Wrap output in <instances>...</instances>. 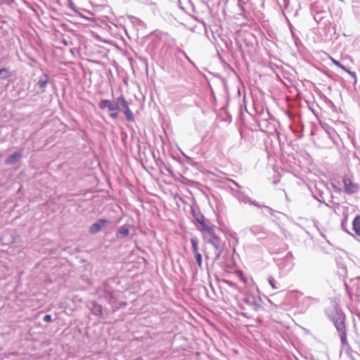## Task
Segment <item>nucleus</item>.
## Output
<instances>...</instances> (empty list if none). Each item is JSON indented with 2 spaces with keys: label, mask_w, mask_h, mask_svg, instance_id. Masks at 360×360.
Listing matches in <instances>:
<instances>
[{
  "label": "nucleus",
  "mask_w": 360,
  "mask_h": 360,
  "mask_svg": "<svg viewBox=\"0 0 360 360\" xmlns=\"http://www.w3.org/2000/svg\"><path fill=\"white\" fill-rule=\"evenodd\" d=\"M335 326L338 332L342 343V349L349 350L350 346L347 338V329L345 326V317L340 316L334 321Z\"/></svg>",
  "instance_id": "1"
},
{
  "label": "nucleus",
  "mask_w": 360,
  "mask_h": 360,
  "mask_svg": "<svg viewBox=\"0 0 360 360\" xmlns=\"http://www.w3.org/2000/svg\"><path fill=\"white\" fill-rule=\"evenodd\" d=\"M221 253L219 248V238L214 237L209 240V245L205 248V255L207 259H212V261L217 260Z\"/></svg>",
  "instance_id": "2"
},
{
  "label": "nucleus",
  "mask_w": 360,
  "mask_h": 360,
  "mask_svg": "<svg viewBox=\"0 0 360 360\" xmlns=\"http://www.w3.org/2000/svg\"><path fill=\"white\" fill-rule=\"evenodd\" d=\"M342 183L344 186V191L349 194H354L359 192L360 186L356 183L349 174H345L342 176Z\"/></svg>",
  "instance_id": "3"
},
{
  "label": "nucleus",
  "mask_w": 360,
  "mask_h": 360,
  "mask_svg": "<svg viewBox=\"0 0 360 360\" xmlns=\"http://www.w3.org/2000/svg\"><path fill=\"white\" fill-rule=\"evenodd\" d=\"M214 228L215 226L207 221L205 219L200 221L198 229L201 232H205L211 236L212 238L216 237L214 236Z\"/></svg>",
  "instance_id": "4"
},
{
  "label": "nucleus",
  "mask_w": 360,
  "mask_h": 360,
  "mask_svg": "<svg viewBox=\"0 0 360 360\" xmlns=\"http://www.w3.org/2000/svg\"><path fill=\"white\" fill-rule=\"evenodd\" d=\"M108 221L105 219H99L96 223L93 224L90 227V232L93 234L98 233L103 228H104Z\"/></svg>",
  "instance_id": "5"
},
{
  "label": "nucleus",
  "mask_w": 360,
  "mask_h": 360,
  "mask_svg": "<svg viewBox=\"0 0 360 360\" xmlns=\"http://www.w3.org/2000/svg\"><path fill=\"white\" fill-rule=\"evenodd\" d=\"M98 106L102 110L107 108L110 112L115 111L117 109V108L112 104L111 101L107 99L101 100L98 103Z\"/></svg>",
  "instance_id": "6"
},
{
  "label": "nucleus",
  "mask_w": 360,
  "mask_h": 360,
  "mask_svg": "<svg viewBox=\"0 0 360 360\" xmlns=\"http://www.w3.org/2000/svg\"><path fill=\"white\" fill-rule=\"evenodd\" d=\"M352 229L354 233L360 236V215L356 216L353 219Z\"/></svg>",
  "instance_id": "7"
},
{
  "label": "nucleus",
  "mask_w": 360,
  "mask_h": 360,
  "mask_svg": "<svg viewBox=\"0 0 360 360\" xmlns=\"http://www.w3.org/2000/svg\"><path fill=\"white\" fill-rule=\"evenodd\" d=\"M20 158L21 155L20 153H15L9 155L6 160L5 162L6 165H12L14 164L16 161L19 160Z\"/></svg>",
  "instance_id": "8"
},
{
  "label": "nucleus",
  "mask_w": 360,
  "mask_h": 360,
  "mask_svg": "<svg viewBox=\"0 0 360 360\" xmlns=\"http://www.w3.org/2000/svg\"><path fill=\"white\" fill-rule=\"evenodd\" d=\"M328 58H330V60L333 62V63L334 65H335L337 67L341 68L342 70H343L344 71L348 72L349 74L350 75H354V73H352L349 70H348L345 66H343L339 61L336 60L335 59H334L333 58H332L331 56H328Z\"/></svg>",
  "instance_id": "9"
},
{
  "label": "nucleus",
  "mask_w": 360,
  "mask_h": 360,
  "mask_svg": "<svg viewBox=\"0 0 360 360\" xmlns=\"http://www.w3.org/2000/svg\"><path fill=\"white\" fill-rule=\"evenodd\" d=\"M117 101L118 103L121 105V106L125 109L129 107V104L128 101L126 100L125 97L124 96H121L117 98Z\"/></svg>",
  "instance_id": "10"
},
{
  "label": "nucleus",
  "mask_w": 360,
  "mask_h": 360,
  "mask_svg": "<svg viewBox=\"0 0 360 360\" xmlns=\"http://www.w3.org/2000/svg\"><path fill=\"white\" fill-rule=\"evenodd\" d=\"M124 113L126 118L128 121L134 122V115H133V112H131V110H130L129 107L124 109Z\"/></svg>",
  "instance_id": "11"
},
{
  "label": "nucleus",
  "mask_w": 360,
  "mask_h": 360,
  "mask_svg": "<svg viewBox=\"0 0 360 360\" xmlns=\"http://www.w3.org/2000/svg\"><path fill=\"white\" fill-rule=\"evenodd\" d=\"M191 243L192 245V249L193 251V253L199 252L198 251V241L196 238H192L191 240Z\"/></svg>",
  "instance_id": "12"
},
{
  "label": "nucleus",
  "mask_w": 360,
  "mask_h": 360,
  "mask_svg": "<svg viewBox=\"0 0 360 360\" xmlns=\"http://www.w3.org/2000/svg\"><path fill=\"white\" fill-rule=\"evenodd\" d=\"M195 257L196 259L198 265L200 268L202 267V255L200 252L194 253Z\"/></svg>",
  "instance_id": "13"
},
{
  "label": "nucleus",
  "mask_w": 360,
  "mask_h": 360,
  "mask_svg": "<svg viewBox=\"0 0 360 360\" xmlns=\"http://www.w3.org/2000/svg\"><path fill=\"white\" fill-rule=\"evenodd\" d=\"M118 233L121 234L122 236H127L129 235V231L127 228H126L124 226H122L121 228H120V229L118 231Z\"/></svg>",
  "instance_id": "14"
},
{
  "label": "nucleus",
  "mask_w": 360,
  "mask_h": 360,
  "mask_svg": "<svg viewBox=\"0 0 360 360\" xmlns=\"http://www.w3.org/2000/svg\"><path fill=\"white\" fill-rule=\"evenodd\" d=\"M195 221L199 224L200 221H203L205 218L201 214H193Z\"/></svg>",
  "instance_id": "15"
},
{
  "label": "nucleus",
  "mask_w": 360,
  "mask_h": 360,
  "mask_svg": "<svg viewBox=\"0 0 360 360\" xmlns=\"http://www.w3.org/2000/svg\"><path fill=\"white\" fill-rule=\"evenodd\" d=\"M268 281L269 283V284L271 285V286L274 288V289H276V281H275V279L273 278V277H269V279H268Z\"/></svg>",
  "instance_id": "16"
},
{
  "label": "nucleus",
  "mask_w": 360,
  "mask_h": 360,
  "mask_svg": "<svg viewBox=\"0 0 360 360\" xmlns=\"http://www.w3.org/2000/svg\"><path fill=\"white\" fill-rule=\"evenodd\" d=\"M6 73V75H4V78H7L10 76V74L8 73V70L6 69V68H2L0 70V75H2V74H4Z\"/></svg>",
  "instance_id": "17"
},
{
  "label": "nucleus",
  "mask_w": 360,
  "mask_h": 360,
  "mask_svg": "<svg viewBox=\"0 0 360 360\" xmlns=\"http://www.w3.org/2000/svg\"><path fill=\"white\" fill-rule=\"evenodd\" d=\"M110 117L112 119H117L118 117V113L116 110L110 112Z\"/></svg>",
  "instance_id": "18"
},
{
  "label": "nucleus",
  "mask_w": 360,
  "mask_h": 360,
  "mask_svg": "<svg viewBox=\"0 0 360 360\" xmlns=\"http://www.w3.org/2000/svg\"><path fill=\"white\" fill-rule=\"evenodd\" d=\"M44 321L47 323H50L52 321V318L50 314H47L44 317Z\"/></svg>",
  "instance_id": "19"
},
{
  "label": "nucleus",
  "mask_w": 360,
  "mask_h": 360,
  "mask_svg": "<svg viewBox=\"0 0 360 360\" xmlns=\"http://www.w3.org/2000/svg\"><path fill=\"white\" fill-rule=\"evenodd\" d=\"M237 274H238L240 278L244 282H247V279L244 277L243 274L240 271H238Z\"/></svg>",
  "instance_id": "20"
},
{
  "label": "nucleus",
  "mask_w": 360,
  "mask_h": 360,
  "mask_svg": "<svg viewBox=\"0 0 360 360\" xmlns=\"http://www.w3.org/2000/svg\"><path fill=\"white\" fill-rule=\"evenodd\" d=\"M45 84H46V82H39V85L41 87H43L45 85Z\"/></svg>",
  "instance_id": "21"
},
{
  "label": "nucleus",
  "mask_w": 360,
  "mask_h": 360,
  "mask_svg": "<svg viewBox=\"0 0 360 360\" xmlns=\"http://www.w3.org/2000/svg\"><path fill=\"white\" fill-rule=\"evenodd\" d=\"M135 360H143L142 357H137Z\"/></svg>",
  "instance_id": "22"
}]
</instances>
